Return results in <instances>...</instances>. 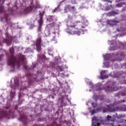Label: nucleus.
Listing matches in <instances>:
<instances>
[{"mask_svg": "<svg viewBox=\"0 0 126 126\" xmlns=\"http://www.w3.org/2000/svg\"><path fill=\"white\" fill-rule=\"evenodd\" d=\"M14 112L9 109V107H4L2 110L0 111V120L6 118L7 119H10L13 118Z\"/></svg>", "mask_w": 126, "mask_h": 126, "instance_id": "obj_1", "label": "nucleus"}, {"mask_svg": "<svg viewBox=\"0 0 126 126\" xmlns=\"http://www.w3.org/2000/svg\"><path fill=\"white\" fill-rule=\"evenodd\" d=\"M9 52L11 56L7 62V63L8 65H11L12 68H14L15 67V63L17 61L16 57L14 56V48L13 47L10 48Z\"/></svg>", "mask_w": 126, "mask_h": 126, "instance_id": "obj_2", "label": "nucleus"}, {"mask_svg": "<svg viewBox=\"0 0 126 126\" xmlns=\"http://www.w3.org/2000/svg\"><path fill=\"white\" fill-rule=\"evenodd\" d=\"M25 63H26V62H25V56L24 55H21L19 59L15 63V65H17L18 67H19L20 65L23 64L24 68L27 69L28 67Z\"/></svg>", "mask_w": 126, "mask_h": 126, "instance_id": "obj_3", "label": "nucleus"}, {"mask_svg": "<svg viewBox=\"0 0 126 126\" xmlns=\"http://www.w3.org/2000/svg\"><path fill=\"white\" fill-rule=\"evenodd\" d=\"M119 88L115 85L114 83H111L110 86H108L107 89L105 90V91L107 93H110L113 92V91H117L118 90Z\"/></svg>", "mask_w": 126, "mask_h": 126, "instance_id": "obj_4", "label": "nucleus"}, {"mask_svg": "<svg viewBox=\"0 0 126 126\" xmlns=\"http://www.w3.org/2000/svg\"><path fill=\"white\" fill-rule=\"evenodd\" d=\"M67 33L70 34V35H78L79 36L81 32L78 30V29H73V30H67Z\"/></svg>", "mask_w": 126, "mask_h": 126, "instance_id": "obj_5", "label": "nucleus"}, {"mask_svg": "<svg viewBox=\"0 0 126 126\" xmlns=\"http://www.w3.org/2000/svg\"><path fill=\"white\" fill-rule=\"evenodd\" d=\"M42 43V40L41 37L37 38L36 42V51L40 53L41 52V43Z\"/></svg>", "mask_w": 126, "mask_h": 126, "instance_id": "obj_6", "label": "nucleus"}, {"mask_svg": "<svg viewBox=\"0 0 126 126\" xmlns=\"http://www.w3.org/2000/svg\"><path fill=\"white\" fill-rule=\"evenodd\" d=\"M19 120L21 121L24 125H27L28 124V122H29V120L27 118L25 115H22L19 118Z\"/></svg>", "mask_w": 126, "mask_h": 126, "instance_id": "obj_7", "label": "nucleus"}, {"mask_svg": "<svg viewBox=\"0 0 126 126\" xmlns=\"http://www.w3.org/2000/svg\"><path fill=\"white\" fill-rule=\"evenodd\" d=\"M2 43H6L8 46L11 45V39H4L3 37L0 38V46H1Z\"/></svg>", "mask_w": 126, "mask_h": 126, "instance_id": "obj_8", "label": "nucleus"}, {"mask_svg": "<svg viewBox=\"0 0 126 126\" xmlns=\"http://www.w3.org/2000/svg\"><path fill=\"white\" fill-rule=\"evenodd\" d=\"M78 23H80V22L70 21L68 23L67 26L68 27H71V28H75L76 26H78Z\"/></svg>", "mask_w": 126, "mask_h": 126, "instance_id": "obj_9", "label": "nucleus"}, {"mask_svg": "<svg viewBox=\"0 0 126 126\" xmlns=\"http://www.w3.org/2000/svg\"><path fill=\"white\" fill-rule=\"evenodd\" d=\"M12 12H13V10H12V8H10L8 9L7 11L6 12V14L4 16V18L6 21V22H7V18L8 17L9 14H12Z\"/></svg>", "mask_w": 126, "mask_h": 126, "instance_id": "obj_10", "label": "nucleus"}, {"mask_svg": "<svg viewBox=\"0 0 126 126\" xmlns=\"http://www.w3.org/2000/svg\"><path fill=\"white\" fill-rule=\"evenodd\" d=\"M31 5L26 9H25L24 11V13H29L30 11H32L33 8H34V5H33V2H31Z\"/></svg>", "mask_w": 126, "mask_h": 126, "instance_id": "obj_11", "label": "nucleus"}, {"mask_svg": "<svg viewBox=\"0 0 126 126\" xmlns=\"http://www.w3.org/2000/svg\"><path fill=\"white\" fill-rule=\"evenodd\" d=\"M100 77L101 79H105V78L109 77L108 75H106V70L101 71Z\"/></svg>", "mask_w": 126, "mask_h": 126, "instance_id": "obj_12", "label": "nucleus"}, {"mask_svg": "<svg viewBox=\"0 0 126 126\" xmlns=\"http://www.w3.org/2000/svg\"><path fill=\"white\" fill-rule=\"evenodd\" d=\"M106 106L107 108L103 110V113H107L108 112H114L115 111V109H112V108H111V106L110 105H106Z\"/></svg>", "mask_w": 126, "mask_h": 126, "instance_id": "obj_13", "label": "nucleus"}, {"mask_svg": "<svg viewBox=\"0 0 126 126\" xmlns=\"http://www.w3.org/2000/svg\"><path fill=\"white\" fill-rule=\"evenodd\" d=\"M38 27L37 28V32L40 33L42 32V26H43V22H38Z\"/></svg>", "mask_w": 126, "mask_h": 126, "instance_id": "obj_14", "label": "nucleus"}, {"mask_svg": "<svg viewBox=\"0 0 126 126\" xmlns=\"http://www.w3.org/2000/svg\"><path fill=\"white\" fill-rule=\"evenodd\" d=\"M65 13L68 12V11H71L70 5H67L65 6L64 9Z\"/></svg>", "mask_w": 126, "mask_h": 126, "instance_id": "obj_15", "label": "nucleus"}, {"mask_svg": "<svg viewBox=\"0 0 126 126\" xmlns=\"http://www.w3.org/2000/svg\"><path fill=\"white\" fill-rule=\"evenodd\" d=\"M44 12L39 13L40 19L38 21V22H43V16H44Z\"/></svg>", "mask_w": 126, "mask_h": 126, "instance_id": "obj_16", "label": "nucleus"}, {"mask_svg": "<svg viewBox=\"0 0 126 126\" xmlns=\"http://www.w3.org/2000/svg\"><path fill=\"white\" fill-rule=\"evenodd\" d=\"M14 84H15V87L14 88V90H15V89L17 88V87H18V85H19V82L18 80H16L14 81Z\"/></svg>", "mask_w": 126, "mask_h": 126, "instance_id": "obj_17", "label": "nucleus"}, {"mask_svg": "<svg viewBox=\"0 0 126 126\" xmlns=\"http://www.w3.org/2000/svg\"><path fill=\"white\" fill-rule=\"evenodd\" d=\"M107 121H109L110 122H114V121H115V118L112 117V116H110L109 115H107Z\"/></svg>", "mask_w": 126, "mask_h": 126, "instance_id": "obj_18", "label": "nucleus"}, {"mask_svg": "<svg viewBox=\"0 0 126 126\" xmlns=\"http://www.w3.org/2000/svg\"><path fill=\"white\" fill-rule=\"evenodd\" d=\"M108 14H109L110 16H115V15H118L119 13L117 12L112 11L111 12L109 13Z\"/></svg>", "mask_w": 126, "mask_h": 126, "instance_id": "obj_19", "label": "nucleus"}, {"mask_svg": "<svg viewBox=\"0 0 126 126\" xmlns=\"http://www.w3.org/2000/svg\"><path fill=\"white\" fill-rule=\"evenodd\" d=\"M116 56L117 57H119V58H121V59H124L125 57V53H120V54L119 53H117Z\"/></svg>", "mask_w": 126, "mask_h": 126, "instance_id": "obj_20", "label": "nucleus"}, {"mask_svg": "<svg viewBox=\"0 0 126 126\" xmlns=\"http://www.w3.org/2000/svg\"><path fill=\"white\" fill-rule=\"evenodd\" d=\"M125 4L126 5V3L125 2H120L116 4V6L117 7H122V6Z\"/></svg>", "mask_w": 126, "mask_h": 126, "instance_id": "obj_21", "label": "nucleus"}, {"mask_svg": "<svg viewBox=\"0 0 126 126\" xmlns=\"http://www.w3.org/2000/svg\"><path fill=\"white\" fill-rule=\"evenodd\" d=\"M56 69H58V70H60V71H63V66L57 65L56 67Z\"/></svg>", "mask_w": 126, "mask_h": 126, "instance_id": "obj_22", "label": "nucleus"}, {"mask_svg": "<svg viewBox=\"0 0 126 126\" xmlns=\"http://www.w3.org/2000/svg\"><path fill=\"white\" fill-rule=\"evenodd\" d=\"M104 59L108 61L109 60H111V56L110 54L106 55L104 56Z\"/></svg>", "mask_w": 126, "mask_h": 126, "instance_id": "obj_23", "label": "nucleus"}, {"mask_svg": "<svg viewBox=\"0 0 126 126\" xmlns=\"http://www.w3.org/2000/svg\"><path fill=\"white\" fill-rule=\"evenodd\" d=\"M27 77H28L29 79H32V74H31L30 73H28L26 75Z\"/></svg>", "mask_w": 126, "mask_h": 126, "instance_id": "obj_24", "label": "nucleus"}, {"mask_svg": "<svg viewBox=\"0 0 126 126\" xmlns=\"http://www.w3.org/2000/svg\"><path fill=\"white\" fill-rule=\"evenodd\" d=\"M111 45H114V47H117V42L115 40H113L112 41V43H111Z\"/></svg>", "mask_w": 126, "mask_h": 126, "instance_id": "obj_25", "label": "nucleus"}, {"mask_svg": "<svg viewBox=\"0 0 126 126\" xmlns=\"http://www.w3.org/2000/svg\"><path fill=\"white\" fill-rule=\"evenodd\" d=\"M10 96L11 98H13L15 96V93L14 92H11L10 93Z\"/></svg>", "mask_w": 126, "mask_h": 126, "instance_id": "obj_26", "label": "nucleus"}, {"mask_svg": "<svg viewBox=\"0 0 126 126\" xmlns=\"http://www.w3.org/2000/svg\"><path fill=\"white\" fill-rule=\"evenodd\" d=\"M92 105L94 108H96V107H97V103H96L92 102Z\"/></svg>", "mask_w": 126, "mask_h": 126, "instance_id": "obj_27", "label": "nucleus"}, {"mask_svg": "<svg viewBox=\"0 0 126 126\" xmlns=\"http://www.w3.org/2000/svg\"><path fill=\"white\" fill-rule=\"evenodd\" d=\"M3 11V7L2 6H0V13H1Z\"/></svg>", "mask_w": 126, "mask_h": 126, "instance_id": "obj_28", "label": "nucleus"}, {"mask_svg": "<svg viewBox=\"0 0 126 126\" xmlns=\"http://www.w3.org/2000/svg\"><path fill=\"white\" fill-rule=\"evenodd\" d=\"M71 10H73V11H75L76 10L75 7L71 6Z\"/></svg>", "mask_w": 126, "mask_h": 126, "instance_id": "obj_29", "label": "nucleus"}, {"mask_svg": "<svg viewBox=\"0 0 126 126\" xmlns=\"http://www.w3.org/2000/svg\"><path fill=\"white\" fill-rule=\"evenodd\" d=\"M91 113L92 115H94V114H95V109H93V110H91Z\"/></svg>", "mask_w": 126, "mask_h": 126, "instance_id": "obj_30", "label": "nucleus"}, {"mask_svg": "<svg viewBox=\"0 0 126 126\" xmlns=\"http://www.w3.org/2000/svg\"><path fill=\"white\" fill-rule=\"evenodd\" d=\"M60 8V5H59L57 7L54 9V10H53V12H56V11H57V9H58V8Z\"/></svg>", "mask_w": 126, "mask_h": 126, "instance_id": "obj_31", "label": "nucleus"}, {"mask_svg": "<svg viewBox=\"0 0 126 126\" xmlns=\"http://www.w3.org/2000/svg\"><path fill=\"white\" fill-rule=\"evenodd\" d=\"M92 126H97V123L94 122H92Z\"/></svg>", "mask_w": 126, "mask_h": 126, "instance_id": "obj_32", "label": "nucleus"}, {"mask_svg": "<svg viewBox=\"0 0 126 126\" xmlns=\"http://www.w3.org/2000/svg\"><path fill=\"white\" fill-rule=\"evenodd\" d=\"M95 121L96 122V121H97V117H96V116H94L93 117V121Z\"/></svg>", "mask_w": 126, "mask_h": 126, "instance_id": "obj_33", "label": "nucleus"}, {"mask_svg": "<svg viewBox=\"0 0 126 126\" xmlns=\"http://www.w3.org/2000/svg\"><path fill=\"white\" fill-rule=\"evenodd\" d=\"M41 8V6L40 5H36L35 8Z\"/></svg>", "mask_w": 126, "mask_h": 126, "instance_id": "obj_34", "label": "nucleus"}, {"mask_svg": "<svg viewBox=\"0 0 126 126\" xmlns=\"http://www.w3.org/2000/svg\"><path fill=\"white\" fill-rule=\"evenodd\" d=\"M71 2L72 3H73V4H75V3H76V1L72 0L71 1Z\"/></svg>", "mask_w": 126, "mask_h": 126, "instance_id": "obj_35", "label": "nucleus"}, {"mask_svg": "<svg viewBox=\"0 0 126 126\" xmlns=\"http://www.w3.org/2000/svg\"><path fill=\"white\" fill-rule=\"evenodd\" d=\"M121 95H122V96H126V92H123V93H122L121 94Z\"/></svg>", "mask_w": 126, "mask_h": 126, "instance_id": "obj_36", "label": "nucleus"}, {"mask_svg": "<svg viewBox=\"0 0 126 126\" xmlns=\"http://www.w3.org/2000/svg\"><path fill=\"white\" fill-rule=\"evenodd\" d=\"M103 1H108V2H110V3H112V1H110L109 0H104Z\"/></svg>", "mask_w": 126, "mask_h": 126, "instance_id": "obj_37", "label": "nucleus"}, {"mask_svg": "<svg viewBox=\"0 0 126 126\" xmlns=\"http://www.w3.org/2000/svg\"><path fill=\"white\" fill-rule=\"evenodd\" d=\"M6 38H8V39H11V37L9 38V36H8V34L7 33L6 34Z\"/></svg>", "mask_w": 126, "mask_h": 126, "instance_id": "obj_38", "label": "nucleus"}, {"mask_svg": "<svg viewBox=\"0 0 126 126\" xmlns=\"http://www.w3.org/2000/svg\"><path fill=\"white\" fill-rule=\"evenodd\" d=\"M126 101L125 100H121L120 103H125Z\"/></svg>", "mask_w": 126, "mask_h": 126, "instance_id": "obj_39", "label": "nucleus"}, {"mask_svg": "<svg viewBox=\"0 0 126 126\" xmlns=\"http://www.w3.org/2000/svg\"><path fill=\"white\" fill-rule=\"evenodd\" d=\"M3 56L2 55H0V61H1V57Z\"/></svg>", "mask_w": 126, "mask_h": 126, "instance_id": "obj_40", "label": "nucleus"}, {"mask_svg": "<svg viewBox=\"0 0 126 126\" xmlns=\"http://www.w3.org/2000/svg\"><path fill=\"white\" fill-rule=\"evenodd\" d=\"M96 126H100V123H96Z\"/></svg>", "mask_w": 126, "mask_h": 126, "instance_id": "obj_41", "label": "nucleus"}, {"mask_svg": "<svg viewBox=\"0 0 126 126\" xmlns=\"http://www.w3.org/2000/svg\"><path fill=\"white\" fill-rule=\"evenodd\" d=\"M55 37H53V38L52 39V41H55Z\"/></svg>", "mask_w": 126, "mask_h": 126, "instance_id": "obj_42", "label": "nucleus"}, {"mask_svg": "<svg viewBox=\"0 0 126 126\" xmlns=\"http://www.w3.org/2000/svg\"><path fill=\"white\" fill-rule=\"evenodd\" d=\"M15 110H17V106H15Z\"/></svg>", "mask_w": 126, "mask_h": 126, "instance_id": "obj_43", "label": "nucleus"}, {"mask_svg": "<svg viewBox=\"0 0 126 126\" xmlns=\"http://www.w3.org/2000/svg\"><path fill=\"white\" fill-rule=\"evenodd\" d=\"M117 61H122V59H117Z\"/></svg>", "mask_w": 126, "mask_h": 126, "instance_id": "obj_44", "label": "nucleus"}, {"mask_svg": "<svg viewBox=\"0 0 126 126\" xmlns=\"http://www.w3.org/2000/svg\"><path fill=\"white\" fill-rule=\"evenodd\" d=\"M115 49H113V48H111V50H115Z\"/></svg>", "mask_w": 126, "mask_h": 126, "instance_id": "obj_45", "label": "nucleus"}, {"mask_svg": "<svg viewBox=\"0 0 126 126\" xmlns=\"http://www.w3.org/2000/svg\"><path fill=\"white\" fill-rule=\"evenodd\" d=\"M122 46H124V44H122Z\"/></svg>", "mask_w": 126, "mask_h": 126, "instance_id": "obj_46", "label": "nucleus"}]
</instances>
